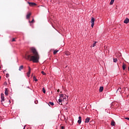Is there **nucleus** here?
Returning <instances> with one entry per match:
<instances>
[{
  "label": "nucleus",
  "mask_w": 129,
  "mask_h": 129,
  "mask_svg": "<svg viewBox=\"0 0 129 129\" xmlns=\"http://www.w3.org/2000/svg\"><path fill=\"white\" fill-rule=\"evenodd\" d=\"M95 21V19L93 17L92 18L91 20V27L92 28H93L94 27V22Z\"/></svg>",
  "instance_id": "nucleus-2"
},
{
  "label": "nucleus",
  "mask_w": 129,
  "mask_h": 129,
  "mask_svg": "<svg viewBox=\"0 0 129 129\" xmlns=\"http://www.w3.org/2000/svg\"><path fill=\"white\" fill-rule=\"evenodd\" d=\"M81 119H82L81 116H79V120L78 121V123H79V124H80V123H81Z\"/></svg>",
  "instance_id": "nucleus-8"
},
{
  "label": "nucleus",
  "mask_w": 129,
  "mask_h": 129,
  "mask_svg": "<svg viewBox=\"0 0 129 129\" xmlns=\"http://www.w3.org/2000/svg\"><path fill=\"white\" fill-rule=\"evenodd\" d=\"M114 3V0H111V2H110V5H113V3Z\"/></svg>",
  "instance_id": "nucleus-16"
},
{
  "label": "nucleus",
  "mask_w": 129,
  "mask_h": 129,
  "mask_svg": "<svg viewBox=\"0 0 129 129\" xmlns=\"http://www.w3.org/2000/svg\"><path fill=\"white\" fill-rule=\"evenodd\" d=\"M1 79H2V77L0 76V80H1Z\"/></svg>",
  "instance_id": "nucleus-35"
},
{
  "label": "nucleus",
  "mask_w": 129,
  "mask_h": 129,
  "mask_svg": "<svg viewBox=\"0 0 129 129\" xmlns=\"http://www.w3.org/2000/svg\"><path fill=\"white\" fill-rule=\"evenodd\" d=\"M5 95H6V96H8L9 95V89L8 88H6L5 89Z\"/></svg>",
  "instance_id": "nucleus-4"
},
{
  "label": "nucleus",
  "mask_w": 129,
  "mask_h": 129,
  "mask_svg": "<svg viewBox=\"0 0 129 129\" xmlns=\"http://www.w3.org/2000/svg\"><path fill=\"white\" fill-rule=\"evenodd\" d=\"M96 43H97V42H95L93 44H92V47H95L96 45Z\"/></svg>",
  "instance_id": "nucleus-19"
},
{
  "label": "nucleus",
  "mask_w": 129,
  "mask_h": 129,
  "mask_svg": "<svg viewBox=\"0 0 129 129\" xmlns=\"http://www.w3.org/2000/svg\"><path fill=\"white\" fill-rule=\"evenodd\" d=\"M117 91H119V92H121V88H119Z\"/></svg>",
  "instance_id": "nucleus-23"
},
{
  "label": "nucleus",
  "mask_w": 129,
  "mask_h": 129,
  "mask_svg": "<svg viewBox=\"0 0 129 129\" xmlns=\"http://www.w3.org/2000/svg\"><path fill=\"white\" fill-rule=\"evenodd\" d=\"M31 15L32 14L31 13L27 14L26 16V19H30V17H31Z\"/></svg>",
  "instance_id": "nucleus-11"
},
{
  "label": "nucleus",
  "mask_w": 129,
  "mask_h": 129,
  "mask_svg": "<svg viewBox=\"0 0 129 129\" xmlns=\"http://www.w3.org/2000/svg\"><path fill=\"white\" fill-rule=\"evenodd\" d=\"M12 42H16V39L15 38H13Z\"/></svg>",
  "instance_id": "nucleus-26"
},
{
  "label": "nucleus",
  "mask_w": 129,
  "mask_h": 129,
  "mask_svg": "<svg viewBox=\"0 0 129 129\" xmlns=\"http://www.w3.org/2000/svg\"><path fill=\"white\" fill-rule=\"evenodd\" d=\"M29 68V71L27 73L28 77H30V74H31V68L30 67H28Z\"/></svg>",
  "instance_id": "nucleus-5"
},
{
  "label": "nucleus",
  "mask_w": 129,
  "mask_h": 129,
  "mask_svg": "<svg viewBox=\"0 0 129 129\" xmlns=\"http://www.w3.org/2000/svg\"><path fill=\"white\" fill-rule=\"evenodd\" d=\"M41 74H42L43 75H46V73L45 72H44V71H42L41 72Z\"/></svg>",
  "instance_id": "nucleus-25"
},
{
  "label": "nucleus",
  "mask_w": 129,
  "mask_h": 129,
  "mask_svg": "<svg viewBox=\"0 0 129 129\" xmlns=\"http://www.w3.org/2000/svg\"><path fill=\"white\" fill-rule=\"evenodd\" d=\"M35 102V103H37V102Z\"/></svg>",
  "instance_id": "nucleus-37"
},
{
  "label": "nucleus",
  "mask_w": 129,
  "mask_h": 129,
  "mask_svg": "<svg viewBox=\"0 0 129 129\" xmlns=\"http://www.w3.org/2000/svg\"><path fill=\"white\" fill-rule=\"evenodd\" d=\"M103 91V87H100L99 89V92H102Z\"/></svg>",
  "instance_id": "nucleus-12"
},
{
  "label": "nucleus",
  "mask_w": 129,
  "mask_h": 129,
  "mask_svg": "<svg viewBox=\"0 0 129 129\" xmlns=\"http://www.w3.org/2000/svg\"><path fill=\"white\" fill-rule=\"evenodd\" d=\"M89 120H90V118L87 117V118L85 119V122L88 123V122L89 121Z\"/></svg>",
  "instance_id": "nucleus-10"
},
{
  "label": "nucleus",
  "mask_w": 129,
  "mask_h": 129,
  "mask_svg": "<svg viewBox=\"0 0 129 129\" xmlns=\"http://www.w3.org/2000/svg\"><path fill=\"white\" fill-rule=\"evenodd\" d=\"M35 102V103H37V102Z\"/></svg>",
  "instance_id": "nucleus-36"
},
{
  "label": "nucleus",
  "mask_w": 129,
  "mask_h": 129,
  "mask_svg": "<svg viewBox=\"0 0 129 129\" xmlns=\"http://www.w3.org/2000/svg\"><path fill=\"white\" fill-rule=\"evenodd\" d=\"M58 101L59 102V104H60L61 105H62V98H59L58 99Z\"/></svg>",
  "instance_id": "nucleus-14"
},
{
  "label": "nucleus",
  "mask_w": 129,
  "mask_h": 129,
  "mask_svg": "<svg viewBox=\"0 0 129 129\" xmlns=\"http://www.w3.org/2000/svg\"><path fill=\"white\" fill-rule=\"evenodd\" d=\"M61 129H65V127L64 126H61Z\"/></svg>",
  "instance_id": "nucleus-28"
},
{
  "label": "nucleus",
  "mask_w": 129,
  "mask_h": 129,
  "mask_svg": "<svg viewBox=\"0 0 129 129\" xmlns=\"http://www.w3.org/2000/svg\"><path fill=\"white\" fill-rule=\"evenodd\" d=\"M29 23H34V19L32 20V21H29Z\"/></svg>",
  "instance_id": "nucleus-29"
},
{
  "label": "nucleus",
  "mask_w": 129,
  "mask_h": 129,
  "mask_svg": "<svg viewBox=\"0 0 129 129\" xmlns=\"http://www.w3.org/2000/svg\"><path fill=\"white\" fill-rule=\"evenodd\" d=\"M31 52H26L25 55V59L29 61H32L33 63H38L39 57L37 50L34 47H31Z\"/></svg>",
  "instance_id": "nucleus-1"
},
{
  "label": "nucleus",
  "mask_w": 129,
  "mask_h": 129,
  "mask_svg": "<svg viewBox=\"0 0 129 129\" xmlns=\"http://www.w3.org/2000/svg\"><path fill=\"white\" fill-rule=\"evenodd\" d=\"M67 55H69L70 54V52H68V53H66Z\"/></svg>",
  "instance_id": "nucleus-31"
},
{
  "label": "nucleus",
  "mask_w": 129,
  "mask_h": 129,
  "mask_svg": "<svg viewBox=\"0 0 129 129\" xmlns=\"http://www.w3.org/2000/svg\"><path fill=\"white\" fill-rule=\"evenodd\" d=\"M48 104H50V105H51L52 106H53V105H54V103L53 102H49L48 103Z\"/></svg>",
  "instance_id": "nucleus-15"
},
{
  "label": "nucleus",
  "mask_w": 129,
  "mask_h": 129,
  "mask_svg": "<svg viewBox=\"0 0 129 129\" xmlns=\"http://www.w3.org/2000/svg\"><path fill=\"white\" fill-rule=\"evenodd\" d=\"M0 69H1V66H0Z\"/></svg>",
  "instance_id": "nucleus-38"
},
{
  "label": "nucleus",
  "mask_w": 129,
  "mask_h": 129,
  "mask_svg": "<svg viewBox=\"0 0 129 129\" xmlns=\"http://www.w3.org/2000/svg\"><path fill=\"white\" fill-rule=\"evenodd\" d=\"M58 51L59 50H54V52H53L54 55H56V54H57V53H58Z\"/></svg>",
  "instance_id": "nucleus-17"
},
{
  "label": "nucleus",
  "mask_w": 129,
  "mask_h": 129,
  "mask_svg": "<svg viewBox=\"0 0 129 129\" xmlns=\"http://www.w3.org/2000/svg\"><path fill=\"white\" fill-rule=\"evenodd\" d=\"M111 125H113V126L115 125V122H114V120L112 121L111 122Z\"/></svg>",
  "instance_id": "nucleus-13"
},
{
  "label": "nucleus",
  "mask_w": 129,
  "mask_h": 129,
  "mask_svg": "<svg viewBox=\"0 0 129 129\" xmlns=\"http://www.w3.org/2000/svg\"><path fill=\"white\" fill-rule=\"evenodd\" d=\"M26 125H25L23 128V129H25L26 128Z\"/></svg>",
  "instance_id": "nucleus-32"
},
{
  "label": "nucleus",
  "mask_w": 129,
  "mask_h": 129,
  "mask_svg": "<svg viewBox=\"0 0 129 129\" xmlns=\"http://www.w3.org/2000/svg\"><path fill=\"white\" fill-rule=\"evenodd\" d=\"M42 92L43 93H46V90H45V88H42Z\"/></svg>",
  "instance_id": "nucleus-22"
},
{
  "label": "nucleus",
  "mask_w": 129,
  "mask_h": 129,
  "mask_svg": "<svg viewBox=\"0 0 129 129\" xmlns=\"http://www.w3.org/2000/svg\"><path fill=\"white\" fill-rule=\"evenodd\" d=\"M63 96H64V95L61 94H60V95L59 98H60V99L61 98V99H62Z\"/></svg>",
  "instance_id": "nucleus-24"
},
{
  "label": "nucleus",
  "mask_w": 129,
  "mask_h": 129,
  "mask_svg": "<svg viewBox=\"0 0 129 129\" xmlns=\"http://www.w3.org/2000/svg\"><path fill=\"white\" fill-rule=\"evenodd\" d=\"M33 80H34V81H38V79H37L36 78V77H35V76H34V77H33Z\"/></svg>",
  "instance_id": "nucleus-20"
},
{
  "label": "nucleus",
  "mask_w": 129,
  "mask_h": 129,
  "mask_svg": "<svg viewBox=\"0 0 129 129\" xmlns=\"http://www.w3.org/2000/svg\"><path fill=\"white\" fill-rule=\"evenodd\" d=\"M23 69H24V66H21L19 67V71H22V70H23Z\"/></svg>",
  "instance_id": "nucleus-9"
},
{
  "label": "nucleus",
  "mask_w": 129,
  "mask_h": 129,
  "mask_svg": "<svg viewBox=\"0 0 129 129\" xmlns=\"http://www.w3.org/2000/svg\"><path fill=\"white\" fill-rule=\"evenodd\" d=\"M57 92H60V90L58 89V90H57Z\"/></svg>",
  "instance_id": "nucleus-33"
},
{
  "label": "nucleus",
  "mask_w": 129,
  "mask_h": 129,
  "mask_svg": "<svg viewBox=\"0 0 129 129\" xmlns=\"http://www.w3.org/2000/svg\"><path fill=\"white\" fill-rule=\"evenodd\" d=\"M125 119H127V120H129V118L128 117H126V118H125Z\"/></svg>",
  "instance_id": "nucleus-30"
},
{
  "label": "nucleus",
  "mask_w": 129,
  "mask_h": 129,
  "mask_svg": "<svg viewBox=\"0 0 129 129\" xmlns=\"http://www.w3.org/2000/svg\"><path fill=\"white\" fill-rule=\"evenodd\" d=\"M64 99H64V98H63V100H63V101H64Z\"/></svg>",
  "instance_id": "nucleus-34"
},
{
  "label": "nucleus",
  "mask_w": 129,
  "mask_h": 129,
  "mask_svg": "<svg viewBox=\"0 0 129 129\" xmlns=\"http://www.w3.org/2000/svg\"><path fill=\"white\" fill-rule=\"evenodd\" d=\"M122 69H123V70H125V64H123Z\"/></svg>",
  "instance_id": "nucleus-18"
},
{
  "label": "nucleus",
  "mask_w": 129,
  "mask_h": 129,
  "mask_svg": "<svg viewBox=\"0 0 129 129\" xmlns=\"http://www.w3.org/2000/svg\"><path fill=\"white\" fill-rule=\"evenodd\" d=\"M113 62L116 63L117 62V58H113Z\"/></svg>",
  "instance_id": "nucleus-21"
},
{
  "label": "nucleus",
  "mask_w": 129,
  "mask_h": 129,
  "mask_svg": "<svg viewBox=\"0 0 129 129\" xmlns=\"http://www.w3.org/2000/svg\"><path fill=\"white\" fill-rule=\"evenodd\" d=\"M28 4L30 7H35V6H37V4L35 3L28 2Z\"/></svg>",
  "instance_id": "nucleus-3"
},
{
  "label": "nucleus",
  "mask_w": 129,
  "mask_h": 129,
  "mask_svg": "<svg viewBox=\"0 0 129 129\" xmlns=\"http://www.w3.org/2000/svg\"><path fill=\"white\" fill-rule=\"evenodd\" d=\"M9 76V74H6V77H7V78H8Z\"/></svg>",
  "instance_id": "nucleus-27"
},
{
  "label": "nucleus",
  "mask_w": 129,
  "mask_h": 129,
  "mask_svg": "<svg viewBox=\"0 0 129 129\" xmlns=\"http://www.w3.org/2000/svg\"><path fill=\"white\" fill-rule=\"evenodd\" d=\"M1 102H3V101H5V96H4V94H1Z\"/></svg>",
  "instance_id": "nucleus-6"
},
{
  "label": "nucleus",
  "mask_w": 129,
  "mask_h": 129,
  "mask_svg": "<svg viewBox=\"0 0 129 129\" xmlns=\"http://www.w3.org/2000/svg\"><path fill=\"white\" fill-rule=\"evenodd\" d=\"M129 23V19L128 18H126L125 20L124 21V24H128Z\"/></svg>",
  "instance_id": "nucleus-7"
}]
</instances>
